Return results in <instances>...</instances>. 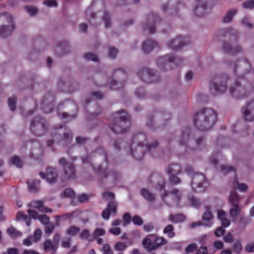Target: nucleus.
<instances>
[{
	"mask_svg": "<svg viewBox=\"0 0 254 254\" xmlns=\"http://www.w3.org/2000/svg\"><path fill=\"white\" fill-rule=\"evenodd\" d=\"M127 248V245L124 243L118 242L115 245V250L117 251H123Z\"/></svg>",
	"mask_w": 254,
	"mask_h": 254,
	"instance_id": "obj_39",
	"label": "nucleus"
},
{
	"mask_svg": "<svg viewBox=\"0 0 254 254\" xmlns=\"http://www.w3.org/2000/svg\"><path fill=\"white\" fill-rule=\"evenodd\" d=\"M233 249L234 251L237 253H239L242 250V242L240 240H236L233 246Z\"/></svg>",
	"mask_w": 254,
	"mask_h": 254,
	"instance_id": "obj_32",
	"label": "nucleus"
},
{
	"mask_svg": "<svg viewBox=\"0 0 254 254\" xmlns=\"http://www.w3.org/2000/svg\"><path fill=\"white\" fill-rule=\"evenodd\" d=\"M29 190L31 192H35L39 189L40 181L38 180H29L27 182Z\"/></svg>",
	"mask_w": 254,
	"mask_h": 254,
	"instance_id": "obj_21",
	"label": "nucleus"
},
{
	"mask_svg": "<svg viewBox=\"0 0 254 254\" xmlns=\"http://www.w3.org/2000/svg\"><path fill=\"white\" fill-rule=\"evenodd\" d=\"M196 248V245L195 244H191L189 245L185 250L186 253H191L193 252Z\"/></svg>",
	"mask_w": 254,
	"mask_h": 254,
	"instance_id": "obj_49",
	"label": "nucleus"
},
{
	"mask_svg": "<svg viewBox=\"0 0 254 254\" xmlns=\"http://www.w3.org/2000/svg\"><path fill=\"white\" fill-rule=\"evenodd\" d=\"M132 221L135 225H141L143 224V221L141 217L137 216H134L132 219Z\"/></svg>",
	"mask_w": 254,
	"mask_h": 254,
	"instance_id": "obj_51",
	"label": "nucleus"
},
{
	"mask_svg": "<svg viewBox=\"0 0 254 254\" xmlns=\"http://www.w3.org/2000/svg\"><path fill=\"white\" fill-rule=\"evenodd\" d=\"M154 229V225L151 223L145 224L143 226V230L147 232H150Z\"/></svg>",
	"mask_w": 254,
	"mask_h": 254,
	"instance_id": "obj_58",
	"label": "nucleus"
},
{
	"mask_svg": "<svg viewBox=\"0 0 254 254\" xmlns=\"http://www.w3.org/2000/svg\"><path fill=\"white\" fill-rule=\"evenodd\" d=\"M207 253V248L205 247H201L196 251V254H206Z\"/></svg>",
	"mask_w": 254,
	"mask_h": 254,
	"instance_id": "obj_64",
	"label": "nucleus"
},
{
	"mask_svg": "<svg viewBox=\"0 0 254 254\" xmlns=\"http://www.w3.org/2000/svg\"><path fill=\"white\" fill-rule=\"evenodd\" d=\"M243 114L246 120L254 121V100L247 105L243 111Z\"/></svg>",
	"mask_w": 254,
	"mask_h": 254,
	"instance_id": "obj_11",
	"label": "nucleus"
},
{
	"mask_svg": "<svg viewBox=\"0 0 254 254\" xmlns=\"http://www.w3.org/2000/svg\"><path fill=\"white\" fill-rule=\"evenodd\" d=\"M233 239V235L231 233H227L224 237V240L227 243H232Z\"/></svg>",
	"mask_w": 254,
	"mask_h": 254,
	"instance_id": "obj_56",
	"label": "nucleus"
},
{
	"mask_svg": "<svg viewBox=\"0 0 254 254\" xmlns=\"http://www.w3.org/2000/svg\"><path fill=\"white\" fill-rule=\"evenodd\" d=\"M117 53V50L114 47H111L109 49L108 56L110 58H115Z\"/></svg>",
	"mask_w": 254,
	"mask_h": 254,
	"instance_id": "obj_52",
	"label": "nucleus"
},
{
	"mask_svg": "<svg viewBox=\"0 0 254 254\" xmlns=\"http://www.w3.org/2000/svg\"><path fill=\"white\" fill-rule=\"evenodd\" d=\"M30 206L33 208L38 209L42 212H51L52 210L44 206L43 202L39 200L33 201L29 204Z\"/></svg>",
	"mask_w": 254,
	"mask_h": 254,
	"instance_id": "obj_13",
	"label": "nucleus"
},
{
	"mask_svg": "<svg viewBox=\"0 0 254 254\" xmlns=\"http://www.w3.org/2000/svg\"><path fill=\"white\" fill-rule=\"evenodd\" d=\"M43 3L48 6V7H56L57 6V3L56 2V1L54 0H45L44 2H43Z\"/></svg>",
	"mask_w": 254,
	"mask_h": 254,
	"instance_id": "obj_47",
	"label": "nucleus"
},
{
	"mask_svg": "<svg viewBox=\"0 0 254 254\" xmlns=\"http://www.w3.org/2000/svg\"><path fill=\"white\" fill-rule=\"evenodd\" d=\"M237 11L236 9L229 10L225 15L223 21L225 23H229L232 21L233 18L236 15Z\"/></svg>",
	"mask_w": 254,
	"mask_h": 254,
	"instance_id": "obj_24",
	"label": "nucleus"
},
{
	"mask_svg": "<svg viewBox=\"0 0 254 254\" xmlns=\"http://www.w3.org/2000/svg\"><path fill=\"white\" fill-rule=\"evenodd\" d=\"M114 118L125 122L127 119V115L125 111H122L121 112L116 113L114 115Z\"/></svg>",
	"mask_w": 254,
	"mask_h": 254,
	"instance_id": "obj_30",
	"label": "nucleus"
},
{
	"mask_svg": "<svg viewBox=\"0 0 254 254\" xmlns=\"http://www.w3.org/2000/svg\"><path fill=\"white\" fill-rule=\"evenodd\" d=\"M105 27H108L110 25V16L108 13L105 12L103 15V18Z\"/></svg>",
	"mask_w": 254,
	"mask_h": 254,
	"instance_id": "obj_44",
	"label": "nucleus"
},
{
	"mask_svg": "<svg viewBox=\"0 0 254 254\" xmlns=\"http://www.w3.org/2000/svg\"><path fill=\"white\" fill-rule=\"evenodd\" d=\"M163 232L169 238H173L175 236V233L173 232V227L171 225L167 226L164 229Z\"/></svg>",
	"mask_w": 254,
	"mask_h": 254,
	"instance_id": "obj_31",
	"label": "nucleus"
},
{
	"mask_svg": "<svg viewBox=\"0 0 254 254\" xmlns=\"http://www.w3.org/2000/svg\"><path fill=\"white\" fill-rule=\"evenodd\" d=\"M152 179L153 180H156V179H158L159 182H158L157 185L158 186L159 190H161L162 189H163L164 188V181L163 179V178H162V177H161L160 176H159V175H154L152 177Z\"/></svg>",
	"mask_w": 254,
	"mask_h": 254,
	"instance_id": "obj_34",
	"label": "nucleus"
},
{
	"mask_svg": "<svg viewBox=\"0 0 254 254\" xmlns=\"http://www.w3.org/2000/svg\"><path fill=\"white\" fill-rule=\"evenodd\" d=\"M59 163L63 166L64 170L65 177L67 179H72L74 177V169L72 165L66 163L65 159L61 158L59 160Z\"/></svg>",
	"mask_w": 254,
	"mask_h": 254,
	"instance_id": "obj_8",
	"label": "nucleus"
},
{
	"mask_svg": "<svg viewBox=\"0 0 254 254\" xmlns=\"http://www.w3.org/2000/svg\"><path fill=\"white\" fill-rule=\"evenodd\" d=\"M182 61L180 58H176L172 55H165L159 58L157 60V64L161 68L168 70L174 66L179 65Z\"/></svg>",
	"mask_w": 254,
	"mask_h": 254,
	"instance_id": "obj_4",
	"label": "nucleus"
},
{
	"mask_svg": "<svg viewBox=\"0 0 254 254\" xmlns=\"http://www.w3.org/2000/svg\"><path fill=\"white\" fill-rule=\"evenodd\" d=\"M17 219L19 221H26L27 217L24 212L19 211L17 214Z\"/></svg>",
	"mask_w": 254,
	"mask_h": 254,
	"instance_id": "obj_54",
	"label": "nucleus"
},
{
	"mask_svg": "<svg viewBox=\"0 0 254 254\" xmlns=\"http://www.w3.org/2000/svg\"><path fill=\"white\" fill-rule=\"evenodd\" d=\"M157 46V44L153 40H148L144 42L142 44V49L144 52L149 53Z\"/></svg>",
	"mask_w": 254,
	"mask_h": 254,
	"instance_id": "obj_18",
	"label": "nucleus"
},
{
	"mask_svg": "<svg viewBox=\"0 0 254 254\" xmlns=\"http://www.w3.org/2000/svg\"><path fill=\"white\" fill-rule=\"evenodd\" d=\"M80 238L88 241L92 240V237L90 236L89 232L87 230H84L81 232L80 235Z\"/></svg>",
	"mask_w": 254,
	"mask_h": 254,
	"instance_id": "obj_37",
	"label": "nucleus"
},
{
	"mask_svg": "<svg viewBox=\"0 0 254 254\" xmlns=\"http://www.w3.org/2000/svg\"><path fill=\"white\" fill-rule=\"evenodd\" d=\"M44 250L45 252L49 251L51 249H53V252H54L53 254H55V252L57 248V244L53 245L52 242L50 240H47L45 241L44 245Z\"/></svg>",
	"mask_w": 254,
	"mask_h": 254,
	"instance_id": "obj_27",
	"label": "nucleus"
},
{
	"mask_svg": "<svg viewBox=\"0 0 254 254\" xmlns=\"http://www.w3.org/2000/svg\"><path fill=\"white\" fill-rule=\"evenodd\" d=\"M42 231L39 229H37L34 231L33 237H32L33 239V242L34 243H37L40 240L42 236Z\"/></svg>",
	"mask_w": 254,
	"mask_h": 254,
	"instance_id": "obj_35",
	"label": "nucleus"
},
{
	"mask_svg": "<svg viewBox=\"0 0 254 254\" xmlns=\"http://www.w3.org/2000/svg\"><path fill=\"white\" fill-rule=\"evenodd\" d=\"M105 231L102 228H97L94 231L93 235L94 237H97L103 236L105 234Z\"/></svg>",
	"mask_w": 254,
	"mask_h": 254,
	"instance_id": "obj_48",
	"label": "nucleus"
},
{
	"mask_svg": "<svg viewBox=\"0 0 254 254\" xmlns=\"http://www.w3.org/2000/svg\"><path fill=\"white\" fill-rule=\"evenodd\" d=\"M123 219L124 221V226H126L127 224L130 222V215L129 213H126L123 217Z\"/></svg>",
	"mask_w": 254,
	"mask_h": 254,
	"instance_id": "obj_57",
	"label": "nucleus"
},
{
	"mask_svg": "<svg viewBox=\"0 0 254 254\" xmlns=\"http://www.w3.org/2000/svg\"><path fill=\"white\" fill-rule=\"evenodd\" d=\"M243 6L246 9H252L254 8V0H248L243 3Z\"/></svg>",
	"mask_w": 254,
	"mask_h": 254,
	"instance_id": "obj_42",
	"label": "nucleus"
},
{
	"mask_svg": "<svg viewBox=\"0 0 254 254\" xmlns=\"http://www.w3.org/2000/svg\"><path fill=\"white\" fill-rule=\"evenodd\" d=\"M146 139V137L144 134L139 133L135 135L133 138V142L134 143H137V144L141 147H143L144 144V141Z\"/></svg>",
	"mask_w": 254,
	"mask_h": 254,
	"instance_id": "obj_23",
	"label": "nucleus"
},
{
	"mask_svg": "<svg viewBox=\"0 0 254 254\" xmlns=\"http://www.w3.org/2000/svg\"><path fill=\"white\" fill-rule=\"evenodd\" d=\"M224 233L225 230L222 227H219L216 230L215 235L217 237H221L224 235Z\"/></svg>",
	"mask_w": 254,
	"mask_h": 254,
	"instance_id": "obj_60",
	"label": "nucleus"
},
{
	"mask_svg": "<svg viewBox=\"0 0 254 254\" xmlns=\"http://www.w3.org/2000/svg\"><path fill=\"white\" fill-rule=\"evenodd\" d=\"M241 208L237 204H232L230 206L229 214L232 218H236L240 213Z\"/></svg>",
	"mask_w": 254,
	"mask_h": 254,
	"instance_id": "obj_19",
	"label": "nucleus"
},
{
	"mask_svg": "<svg viewBox=\"0 0 254 254\" xmlns=\"http://www.w3.org/2000/svg\"><path fill=\"white\" fill-rule=\"evenodd\" d=\"M79 231L80 229L78 227L71 226L66 230V233L67 235L74 236L77 234Z\"/></svg>",
	"mask_w": 254,
	"mask_h": 254,
	"instance_id": "obj_28",
	"label": "nucleus"
},
{
	"mask_svg": "<svg viewBox=\"0 0 254 254\" xmlns=\"http://www.w3.org/2000/svg\"><path fill=\"white\" fill-rule=\"evenodd\" d=\"M192 189L198 192H201L204 190L207 186L205 177L203 175L197 173H194L191 184Z\"/></svg>",
	"mask_w": 254,
	"mask_h": 254,
	"instance_id": "obj_5",
	"label": "nucleus"
},
{
	"mask_svg": "<svg viewBox=\"0 0 254 254\" xmlns=\"http://www.w3.org/2000/svg\"><path fill=\"white\" fill-rule=\"evenodd\" d=\"M186 219L185 216L183 214H177L175 215H170L169 220L174 223H180L184 221Z\"/></svg>",
	"mask_w": 254,
	"mask_h": 254,
	"instance_id": "obj_25",
	"label": "nucleus"
},
{
	"mask_svg": "<svg viewBox=\"0 0 254 254\" xmlns=\"http://www.w3.org/2000/svg\"><path fill=\"white\" fill-rule=\"evenodd\" d=\"M11 163L15 165L17 167L20 168L22 163L19 158L17 156H14L11 159Z\"/></svg>",
	"mask_w": 254,
	"mask_h": 254,
	"instance_id": "obj_38",
	"label": "nucleus"
},
{
	"mask_svg": "<svg viewBox=\"0 0 254 254\" xmlns=\"http://www.w3.org/2000/svg\"><path fill=\"white\" fill-rule=\"evenodd\" d=\"M217 115L213 110L206 109L196 113L194 123L200 129L206 130L213 127Z\"/></svg>",
	"mask_w": 254,
	"mask_h": 254,
	"instance_id": "obj_1",
	"label": "nucleus"
},
{
	"mask_svg": "<svg viewBox=\"0 0 254 254\" xmlns=\"http://www.w3.org/2000/svg\"><path fill=\"white\" fill-rule=\"evenodd\" d=\"M7 232L12 238H16L22 236V233L15 229L14 227H10L7 229Z\"/></svg>",
	"mask_w": 254,
	"mask_h": 254,
	"instance_id": "obj_26",
	"label": "nucleus"
},
{
	"mask_svg": "<svg viewBox=\"0 0 254 254\" xmlns=\"http://www.w3.org/2000/svg\"><path fill=\"white\" fill-rule=\"evenodd\" d=\"M141 194L144 198L147 200L151 201L154 199V195L151 193L148 190H142Z\"/></svg>",
	"mask_w": 254,
	"mask_h": 254,
	"instance_id": "obj_29",
	"label": "nucleus"
},
{
	"mask_svg": "<svg viewBox=\"0 0 254 254\" xmlns=\"http://www.w3.org/2000/svg\"><path fill=\"white\" fill-rule=\"evenodd\" d=\"M33 243V239L32 236H30L25 238L23 241V244L25 246H30Z\"/></svg>",
	"mask_w": 254,
	"mask_h": 254,
	"instance_id": "obj_45",
	"label": "nucleus"
},
{
	"mask_svg": "<svg viewBox=\"0 0 254 254\" xmlns=\"http://www.w3.org/2000/svg\"><path fill=\"white\" fill-rule=\"evenodd\" d=\"M170 181L175 184H177L180 182V179L177 175L170 176Z\"/></svg>",
	"mask_w": 254,
	"mask_h": 254,
	"instance_id": "obj_59",
	"label": "nucleus"
},
{
	"mask_svg": "<svg viewBox=\"0 0 254 254\" xmlns=\"http://www.w3.org/2000/svg\"><path fill=\"white\" fill-rule=\"evenodd\" d=\"M109 231L116 235H118L121 233V229L118 227H113L109 229Z\"/></svg>",
	"mask_w": 254,
	"mask_h": 254,
	"instance_id": "obj_61",
	"label": "nucleus"
},
{
	"mask_svg": "<svg viewBox=\"0 0 254 254\" xmlns=\"http://www.w3.org/2000/svg\"><path fill=\"white\" fill-rule=\"evenodd\" d=\"M209 0H195L193 11L198 16L204 15L207 11Z\"/></svg>",
	"mask_w": 254,
	"mask_h": 254,
	"instance_id": "obj_6",
	"label": "nucleus"
},
{
	"mask_svg": "<svg viewBox=\"0 0 254 254\" xmlns=\"http://www.w3.org/2000/svg\"><path fill=\"white\" fill-rule=\"evenodd\" d=\"M190 205L192 206L197 207L200 204V202L197 199L191 197L189 200Z\"/></svg>",
	"mask_w": 254,
	"mask_h": 254,
	"instance_id": "obj_53",
	"label": "nucleus"
},
{
	"mask_svg": "<svg viewBox=\"0 0 254 254\" xmlns=\"http://www.w3.org/2000/svg\"><path fill=\"white\" fill-rule=\"evenodd\" d=\"M28 213H29L30 216L33 219H38L39 220L40 222L44 224H47L49 222V218L46 215H43L40 216L37 212L32 210H29L28 211Z\"/></svg>",
	"mask_w": 254,
	"mask_h": 254,
	"instance_id": "obj_14",
	"label": "nucleus"
},
{
	"mask_svg": "<svg viewBox=\"0 0 254 254\" xmlns=\"http://www.w3.org/2000/svg\"><path fill=\"white\" fill-rule=\"evenodd\" d=\"M245 249L249 253L254 252V243H250L248 244Z\"/></svg>",
	"mask_w": 254,
	"mask_h": 254,
	"instance_id": "obj_63",
	"label": "nucleus"
},
{
	"mask_svg": "<svg viewBox=\"0 0 254 254\" xmlns=\"http://www.w3.org/2000/svg\"><path fill=\"white\" fill-rule=\"evenodd\" d=\"M84 58L89 61L96 62L98 61V57L96 55L92 53H87L85 55Z\"/></svg>",
	"mask_w": 254,
	"mask_h": 254,
	"instance_id": "obj_43",
	"label": "nucleus"
},
{
	"mask_svg": "<svg viewBox=\"0 0 254 254\" xmlns=\"http://www.w3.org/2000/svg\"><path fill=\"white\" fill-rule=\"evenodd\" d=\"M27 12L30 15H34L38 12V9L34 6H27L25 7Z\"/></svg>",
	"mask_w": 254,
	"mask_h": 254,
	"instance_id": "obj_40",
	"label": "nucleus"
},
{
	"mask_svg": "<svg viewBox=\"0 0 254 254\" xmlns=\"http://www.w3.org/2000/svg\"><path fill=\"white\" fill-rule=\"evenodd\" d=\"M213 245L216 249H221L223 247V242L219 241L214 242Z\"/></svg>",
	"mask_w": 254,
	"mask_h": 254,
	"instance_id": "obj_62",
	"label": "nucleus"
},
{
	"mask_svg": "<svg viewBox=\"0 0 254 254\" xmlns=\"http://www.w3.org/2000/svg\"><path fill=\"white\" fill-rule=\"evenodd\" d=\"M30 129L37 136H41L44 134L45 128L40 118L38 117L31 124Z\"/></svg>",
	"mask_w": 254,
	"mask_h": 254,
	"instance_id": "obj_7",
	"label": "nucleus"
},
{
	"mask_svg": "<svg viewBox=\"0 0 254 254\" xmlns=\"http://www.w3.org/2000/svg\"><path fill=\"white\" fill-rule=\"evenodd\" d=\"M221 157V155L219 154H214L210 158V161L212 164L216 165L218 162L219 158Z\"/></svg>",
	"mask_w": 254,
	"mask_h": 254,
	"instance_id": "obj_55",
	"label": "nucleus"
},
{
	"mask_svg": "<svg viewBox=\"0 0 254 254\" xmlns=\"http://www.w3.org/2000/svg\"><path fill=\"white\" fill-rule=\"evenodd\" d=\"M139 76L145 82H150L152 81L153 72L149 69H143L139 72Z\"/></svg>",
	"mask_w": 254,
	"mask_h": 254,
	"instance_id": "obj_16",
	"label": "nucleus"
},
{
	"mask_svg": "<svg viewBox=\"0 0 254 254\" xmlns=\"http://www.w3.org/2000/svg\"><path fill=\"white\" fill-rule=\"evenodd\" d=\"M166 240L156 234H149L142 241L143 247L148 252L156 250L165 245Z\"/></svg>",
	"mask_w": 254,
	"mask_h": 254,
	"instance_id": "obj_2",
	"label": "nucleus"
},
{
	"mask_svg": "<svg viewBox=\"0 0 254 254\" xmlns=\"http://www.w3.org/2000/svg\"><path fill=\"white\" fill-rule=\"evenodd\" d=\"M185 45L184 39L179 37L169 40L168 42V46L174 51H178Z\"/></svg>",
	"mask_w": 254,
	"mask_h": 254,
	"instance_id": "obj_9",
	"label": "nucleus"
},
{
	"mask_svg": "<svg viewBox=\"0 0 254 254\" xmlns=\"http://www.w3.org/2000/svg\"><path fill=\"white\" fill-rule=\"evenodd\" d=\"M213 215L209 210V208H206L205 211L202 216V220L203 221L206 222L204 225L208 227H210L212 225V222L211 220L213 219Z\"/></svg>",
	"mask_w": 254,
	"mask_h": 254,
	"instance_id": "obj_17",
	"label": "nucleus"
},
{
	"mask_svg": "<svg viewBox=\"0 0 254 254\" xmlns=\"http://www.w3.org/2000/svg\"><path fill=\"white\" fill-rule=\"evenodd\" d=\"M234 169L232 167H231L229 165L221 166V171L224 174H226L228 172H230L234 171Z\"/></svg>",
	"mask_w": 254,
	"mask_h": 254,
	"instance_id": "obj_50",
	"label": "nucleus"
},
{
	"mask_svg": "<svg viewBox=\"0 0 254 254\" xmlns=\"http://www.w3.org/2000/svg\"><path fill=\"white\" fill-rule=\"evenodd\" d=\"M181 171V167L178 164H172L168 166L167 171L169 176L177 175Z\"/></svg>",
	"mask_w": 254,
	"mask_h": 254,
	"instance_id": "obj_20",
	"label": "nucleus"
},
{
	"mask_svg": "<svg viewBox=\"0 0 254 254\" xmlns=\"http://www.w3.org/2000/svg\"><path fill=\"white\" fill-rule=\"evenodd\" d=\"M240 198L238 196V195L236 192L235 191H232L231 192L230 196H229V200L232 204H235V202L238 201Z\"/></svg>",
	"mask_w": 254,
	"mask_h": 254,
	"instance_id": "obj_33",
	"label": "nucleus"
},
{
	"mask_svg": "<svg viewBox=\"0 0 254 254\" xmlns=\"http://www.w3.org/2000/svg\"><path fill=\"white\" fill-rule=\"evenodd\" d=\"M117 203L112 201L108 203L107 208L104 209L102 212V216L104 219L108 220L112 214H115L116 213Z\"/></svg>",
	"mask_w": 254,
	"mask_h": 254,
	"instance_id": "obj_12",
	"label": "nucleus"
},
{
	"mask_svg": "<svg viewBox=\"0 0 254 254\" xmlns=\"http://www.w3.org/2000/svg\"><path fill=\"white\" fill-rule=\"evenodd\" d=\"M0 35L5 37L10 35L14 29V23L12 17L8 13L0 16Z\"/></svg>",
	"mask_w": 254,
	"mask_h": 254,
	"instance_id": "obj_3",
	"label": "nucleus"
},
{
	"mask_svg": "<svg viewBox=\"0 0 254 254\" xmlns=\"http://www.w3.org/2000/svg\"><path fill=\"white\" fill-rule=\"evenodd\" d=\"M232 187L235 190H238L242 192L247 191L248 188L247 185L244 183H239L236 179L232 183Z\"/></svg>",
	"mask_w": 254,
	"mask_h": 254,
	"instance_id": "obj_22",
	"label": "nucleus"
},
{
	"mask_svg": "<svg viewBox=\"0 0 254 254\" xmlns=\"http://www.w3.org/2000/svg\"><path fill=\"white\" fill-rule=\"evenodd\" d=\"M226 216L227 214L224 211L222 210L218 211L217 218L220 221L223 227L225 228L228 227L230 224V221L227 218Z\"/></svg>",
	"mask_w": 254,
	"mask_h": 254,
	"instance_id": "obj_15",
	"label": "nucleus"
},
{
	"mask_svg": "<svg viewBox=\"0 0 254 254\" xmlns=\"http://www.w3.org/2000/svg\"><path fill=\"white\" fill-rule=\"evenodd\" d=\"M39 175L43 179L46 178L47 181L49 183L54 182L58 176L57 170L52 167L47 168L46 175L43 172H40Z\"/></svg>",
	"mask_w": 254,
	"mask_h": 254,
	"instance_id": "obj_10",
	"label": "nucleus"
},
{
	"mask_svg": "<svg viewBox=\"0 0 254 254\" xmlns=\"http://www.w3.org/2000/svg\"><path fill=\"white\" fill-rule=\"evenodd\" d=\"M16 102V98L15 96H12L8 99V106L11 111H13L15 109Z\"/></svg>",
	"mask_w": 254,
	"mask_h": 254,
	"instance_id": "obj_41",
	"label": "nucleus"
},
{
	"mask_svg": "<svg viewBox=\"0 0 254 254\" xmlns=\"http://www.w3.org/2000/svg\"><path fill=\"white\" fill-rule=\"evenodd\" d=\"M61 195L63 197H72L74 195V192L72 189H67Z\"/></svg>",
	"mask_w": 254,
	"mask_h": 254,
	"instance_id": "obj_36",
	"label": "nucleus"
},
{
	"mask_svg": "<svg viewBox=\"0 0 254 254\" xmlns=\"http://www.w3.org/2000/svg\"><path fill=\"white\" fill-rule=\"evenodd\" d=\"M172 197H175L177 202L180 199V197L181 196L180 192L177 189H173L171 192Z\"/></svg>",
	"mask_w": 254,
	"mask_h": 254,
	"instance_id": "obj_46",
	"label": "nucleus"
}]
</instances>
